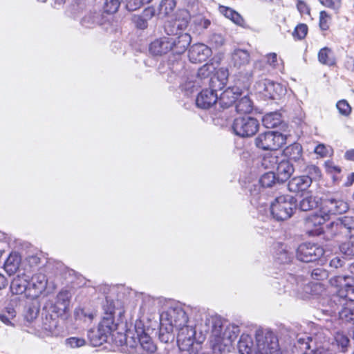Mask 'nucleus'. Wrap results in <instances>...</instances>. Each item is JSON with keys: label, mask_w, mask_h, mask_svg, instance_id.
I'll use <instances>...</instances> for the list:
<instances>
[{"label": "nucleus", "mask_w": 354, "mask_h": 354, "mask_svg": "<svg viewBox=\"0 0 354 354\" xmlns=\"http://www.w3.org/2000/svg\"><path fill=\"white\" fill-rule=\"evenodd\" d=\"M256 343L252 337L243 333L238 342L239 354H281L277 337L270 330L259 328L255 333Z\"/></svg>", "instance_id": "f257e3e1"}, {"label": "nucleus", "mask_w": 354, "mask_h": 354, "mask_svg": "<svg viewBox=\"0 0 354 354\" xmlns=\"http://www.w3.org/2000/svg\"><path fill=\"white\" fill-rule=\"evenodd\" d=\"M329 315L338 312L339 319L344 324L354 326V286L345 284L328 301L324 310Z\"/></svg>", "instance_id": "f03ea898"}, {"label": "nucleus", "mask_w": 354, "mask_h": 354, "mask_svg": "<svg viewBox=\"0 0 354 354\" xmlns=\"http://www.w3.org/2000/svg\"><path fill=\"white\" fill-rule=\"evenodd\" d=\"M297 200L289 194L277 197L270 206L271 213L277 221H284L291 217L296 209Z\"/></svg>", "instance_id": "7ed1b4c3"}, {"label": "nucleus", "mask_w": 354, "mask_h": 354, "mask_svg": "<svg viewBox=\"0 0 354 354\" xmlns=\"http://www.w3.org/2000/svg\"><path fill=\"white\" fill-rule=\"evenodd\" d=\"M286 137L281 133L269 131L261 133L255 140L257 147L263 150L277 151L286 143Z\"/></svg>", "instance_id": "20e7f679"}, {"label": "nucleus", "mask_w": 354, "mask_h": 354, "mask_svg": "<svg viewBox=\"0 0 354 354\" xmlns=\"http://www.w3.org/2000/svg\"><path fill=\"white\" fill-rule=\"evenodd\" d=\"M259 123L252 117H239L234 120L232 129L240 137L246 138L254 136L258 131Z\"/></svg>", "instance_id": "39448f33"}, {"label": "nucleus", "mask_w": 354, "mask_h": 354, "mask_svg": "<svg viewBox=\"0 0 354 354\" xmlns=\"http://www.w3.org/2000/svg\"><path fill=\"white\" fill-rule=\"evenodd\" d=\"M279 285H283V288H279V292H289L290 295H301L303 291L308 293L309 286L305 283L300 277H297L289 274L286 279H281Z\"/></svg>", "instance_id": "423d86ee"}, {"label": "nucleus", "mask_w": 354, "mask_h": 354, "mask_svg": "<svg viewBox=\"0 0 354 354\" xmlns=\"http://www.w3.org/2000/svg\"><path fill=\"white\" fill-rule=\"evenodd\" d=\"M324 253L323 248L317 244L304 243L297 249V259L303 262H311L319 259Z\"/></svg>", "instance_id": "0eeeda50"}, {"label": "nucleus", "mask_w": 354, "mask_h": 354, "mask_svg": "<svg viewBox=\"0 0 354 354\" xmlns=\"http://www.w3.org/2000/svg\"><path fill=\"white\" fill-rule=\"evenodd\" d=\"M257 88L266 97L271 100H279L286 93V89L282 84L267 79L258 82Z\"/></svg>", "instance_id": "6e6552de"}, {"label": "nucleus", "mask_w": 354, "mask_h": 354, "mask_svg": "<svg viewBox=\"0 0 354 354\" xmlns=\"http://www.w3.org/2000/svg\"><path fill=\"white\" fill-rule=\"evenodd\" d=\"M190 15L185 10H180L176 14L175 18L168 21L165 26V30L169 35H177L185 30L189 23Z\"/></svg>", "instance_id": "1a4fd4ad"}, {"label": "nucleus", "mask_w": 354, "mask_h": 354, "mask_svg": "<svg viewBox=\"0 0 354 354\" xmlns=\"http://www.w3.org/2000/svg\"><path fill=\"white\" fill-rule=\"evenodd\" d=\"M348 209L347 203L335 196H328L321 203L320 212L328 218L330 215L341 214Z\"/></svg>", "instance_id": "9d476101"}, {"label": "nucleus", "mask_w": 354, "mask_h": 354, "mask_svg": "<svg viewBox=\"0 0 354 354\" xmlns=\"http://www.w3.org/2000/svg\"><path fill=\"white\" fill-rule=\"evenodd\" d=\"M165 316L169 323H166L165 330L171 331L173 328L178 329L185 326L188 322V317L185 311L181 307L170 308L165 313Z\"/></svg>", "instance_id": "9b49d317"}, {"label": "nucleus", "mask_w": 354, "mask_h": 354, "mask_svg": "<svg viewBox=\"0 0 354 354\" xmlns=\"http://www.w3.org/2000/svg\"><path fill=\"white\" fill-rule=\"evenodd\" d=\"M47 279L42 273H36L28 280V298H37L46 288Z\"/></svg>", "instance_id": "f8f14e48"}, {"label": "nucleus", "mask_w": 354, "mask_h": 354, "mask_svg": "<svg viewBox=\"0 0 354 354\" xmlns=\"http://www.w3.org/2000/svg\"><path fill=\"white\" fill-rule=\"evenodd\" d=\"M218 90L213 86L203 90L196 99V106L202 109H208L214 104L216 105L218 100Z\"/></svg>", "instance_id": "ddd939ff"}, {"label": "nucleus", "mask_w": 354, "mask_h": 354, "mask_svg": "<svg viewBox=\"0 0 354 354\" xmlns=\"http://www.w3.org/2000/svg\"><path fill=\"white\" fill-rule=\"evenodd\" d=\"M328 218L320 212V214H313L305 221V226L310 235L317 236L324 232L322 225Z\"/></svg>", "instance_id": "4468645a"}, {"label": "nucleus", "mask_w": 354, "mask_h": 354, "mask_svg": "<svg viewBox=\"0 0 354 354\" xmlns=\"http://www.w3.org/2000/svg\"><path fill=\"white\" fill-rule=\"evenodd\" d=\"M241 95V91L239 87H229L220 95L219 98L218 97L216 105L223 109L229 108L236 102Z\"/></svg>", "instance_id": "2eb2a0df"}, {"label": "nucleus", "mask_w": 354, "mask_h": 354, "mask_svg": "<svg viewBox=\"0 0 354 354\" xmlns=\"http://www.w3.org/2000/svg\"><path fill=\"white\" fill-rule=\"evenodd\" d=\"M212 54L210 48L203 44L193 45L189 50V59L193 63L205 62Z\"/></svg>", "instance_id": "dca6fc26"}, {"label": "nucleus", "mask_w": 354, "mask_h": 354, "mask_svg": "<svg viewBox=\"0 0 354 354\" xmlns=\"http://www.w3.org/2000/svg\"><path fill=\"white\" fill-rule=\"evenodd\" d=\"M213 335L215 337L212 344V351L214 354H225L229 352L232 346H226V340L221 337V325L220 324H213Z\"/></svg>", "instance_id": "f3484780"}, {"label": "nucleus", "mask_w": 354, "mask_h": 354, "mask_svg": "<svg viewBox=\"0 0 354 354\" xmlns=\"http://www.w3.org/2000/svg\"><path fill=\"white\" fill-rule=\"evenodd\" d=\"M169 41H173L171 44V51L174 54L183 53L189 46L192 38L188 33H180L177 35H170Z\"/></svg>", "instance_id": "a211bd4d"}, {"label": "nucleus", "mask_w": 354, "mask_h": 354, "mask_svg": "<svg viewBox=\"0 0 354 354\" xmlns=\"http://www.w3.org/2000/svg\"><path fill=\"white\" fill-rule=\"evenodd\" d=\"M177 330H178L177 342L178 344H182L185 346L183 349L188 348L193 345L196 335V330L194 328L186 324L185 326L177 329Z\"/></svg>", "instance_id": "6ab92c4d"}, {"label": "nucleus", "mask_w": 354, "mask_h": 354, "mask_svg": "<svg viewBox=\"0 0 354 354\" xmlns=\"http://www.w3.org/2000/svg\"><path fill=\"white\" fill-rule=\"evenodd\" d=\"M29 277L23 273L15 277L11 281L10 291L14 295L25 294L28 298V284Z\"/></svg>", "instance_id": "aec40b11"}, {"label": "nucleus", "mask_w": 354, "mask_h": 354, "mask_svg": "<svg viewBox=\"0 0 354 354\" xmlns=\"http://www.w3.org/2000/svg\"><path fill=\"white\" fill-rule=\"evenodd\" d=\"M173 41H169V37L157 39L151 43L149 51L154 55H162L171 51V44Z\"/></svg>", "instance_id": "412c9836"}, {"label": "nucleus", "mask_w": 354, "mask_h": 354, "mask_svg": "<svg viewBox=\"0 0 354 354\" xmlns=\"http://www.w3.org/2000/svg\"><path fill=\"white\" fill-rule=\"evenodd\" d=\"M294 170L293 165L283 156L276 169L277 181L281 183L286 181L293 174Z\"/></svg>", "instance_id": "4be33fe9"}, {"label": "nucleus", "mask_w": 354, "mask_h": 354, "mask_svg": "<svg viewBox=\"0 0 354 354\" xmlns=\"http://www.w3.org/2000/svg\"><path fill=\"white\" fill-rule=\"evenodd\" d=\"M342 227L346 228L348 233H351V231L354 229V217L348 216L341 217L337 222L330 223L327 228L331 235H335Z\"/></svg>", "instance_id": "5701e85b"}, {"label": "nucleus", "mask_w": 354, "mask_h": 354, "mask_svg": "<svg viewBox=\"0 0 354 354\" xmlns=\"http://www.w3.org/2000/svg\"><path fill=\"white\" fill-rule=\"evenodd\" d=\"M284 156L293 160L302 167L304 165L302 147L299 143H294L285 148L283 150Z\"/></svg>", "instance_id": "b1692460"}, {"label": "nucleus", "mask_w": 354, "mask_h": 354, "mask_svg": "<svg viewBox=\"0 0 354 354\" xmlns=\"http://www.w3.org/2000/svg\"><path fill=\"white\" fill-rule=\"evenodd\" d=\"M321 203V199L319 197L307 192L302 194L298 207L301 211L307 212L315 209Z\"/></svg>", "instance_id": "393cba45"}, {"label": "nucleus", "mask_w": 354, "mask_h": 354, "mask_svg": "<svg viewBox=\"0 0 354 354\" xmlns=\"http://www.w3.org/2000/svg\"><path fill=\"white\" fill-rule=\"evenodd\" d=\"M312 179L308 176L294 177L288 183V189L290 192H297L306 190L311 185Z\"/></svg>", "instance_id": "a878e982"}, {"label": "nucleus", "mask_w": 354, "mask_h": 354, "mask_svg": "<svg viewBox=\"0 0 354 354\" xmlns=\"http://www.w3.org/2000/svg\"><path fill=\"white\" fill-rule=\"evenodd\" d=\"M265 71V64L262 61H257L254 63L253 69L243 68L239 72L240 77L243 82L250 81L254 76H261Z\"/></svg>", "instance_id": "bb28decb"}, {"label": "nucleus", "mask_w": 354, "mask_h": 354, "mask_svg": "<svg viewBox=\"0 0 354 354\" xmlns=\"http://www.w3.org/2000/svg\"><path fill=\"white\" fill-rule=\"evenodd\" d=\"M228 76V69L224 67L220 68L216 75H214L213 78L209 80V86H213L217 90L223 89L226 85Z\"/></svg>", "instance_id": "cd10ccee"}, {"label": "nucleus", "mask_w": 354, "mask_h": 354, "mask_svg": "<svg viewBox=\"0 0 354 354\" xmlns=\"http://www.w3.org/2000/svg\"><path fill=\"white\" fill-rule=\"evenodd\" d=\"M283 156L281 152L277 151L269 152L263 157L261 165L267 169H276Z\"/></svg>", "instance_id": "c85d7f7f"}, {"label": "nucleus", "mask_w": 354, "mask_h": 354, "mask_svg": "<svg viewBox=\"0 0 354 354\" xmlns=\"http://www.w3.org/2000/svg\"><path fill=\"white\" fill-rule=\"evenodd\" d=\"M250 62L249 53L243 49H235L232 53V62L234 66L239 68L244 67Z\"/></svg>", "instance_id": "c756f323"}, {"label": "nucleus", "mask_w": 354, "mask_h": 354, "mask_svg": "<svg viewBox=\"0 0 354 354\" xmlns=\"http://www.w3.org/2000/svg\"><path fill=\"white\" fill-rule=\"evenodd\" d=\"M102 16L100 11H90L87 12L82 19L81 24L86 28H93L101 24Z\"/></svg>", "instance_id": "7c9ffc66"}, {"label": "nucleus", "mask_w": 354, "mask_h": 354, "mask_svg": "<svg viewBox=\"0 0 354 354\" xmlns=\"http://www.w3.org/2000/svg\"><path fill=\"white\" fill-rule=\"evenodd\" d=\"M222 325V323H219ZM223 326H221V330ZM240 333L239 326L235 324H229L227 326L223 332L221 331V337L226 340V346H232V342L236 339Z\"/></svg>", "instance_id": "2f4dec72"}, {"label": "nucleus", "mask_w": 354, "mask_h": 354, "mask_svg": "<svg viewBox=\"0 0 354 354\" xmlns=\"http://www.w3.org/2000/svg\"><path fill=\"white\" fill-rule=\"evenodd\" d=\"M21 262L20 255L17 252H12L4 263V269L8 274H13L18 270Z\"/></svg>", "instance_id": "473e14b6"}, {"label": "nucleus", "mask_w": 354, "mask_h": 354, "mask_svg": "<svg viewBox=\"0 0 354 354\" xmlns=\"http://www.w3.org/2000/svg\"><path fill=\"white\" fill-rule=\"evenodd\" d=\"M215 70L216 67L212 63L204 64L198 71L197 80L203 84H205V80L209 84V80L213 78Z\"/></svg>", "instance_id": "72a5a7b5"}, {"label": "nucleus", "mask_w": 354, "mask_h": 354, "mask_svg": "<svg viewBox=\"0 0 354 354\" xmlns=\"http://www.w3.org/2000/svg\"><path fill=\"white\" fill-rule=\"evenodd\" d=\"M282 122L281 115L279 112L266 113L262 118L263 125L267 129L278 127Z\"/></svg>", "instance_id": "f704fd0d"}, {"label": "nucleus", "mask_w": 354, "mask_h": 354, "mask_svg": "<svg viewBox=\"0 0 354 354\" xmlns=\"http://www.w3.org/2000/svg\"><path fill=\"white\" fill-rule=\"evenodd\" d=\"M113 321L109 318H103L99 324L96 333H101V340L107 341L109 336L111 335Z\"/></svg>", "instance_id": "c9c22d12"}, {"label": "nucleus", "mask_w": 354, "mask_h": 354, "mask_svg": "<svg viewBox=\"0 0 354 354\" xmlns=\"http://www.w3.org/2000/svg\"><path fill=\"white\" fill-rule=\"evenodd\" d=\"M113 321L109 318H103L99 324L96 333H101V340L107 341L109 336L111 335Z\"/></svg>", "instance_id": "e433bc0d"}, {"label": "nucleus", "mask_w": 354, "mask_h": 354, "mask_svg": "<svg viewBox=\"0 0 354 354\" xmlns=\"http://www.w3.org/2000/svg\"><path fill=\"white\" fill-rule=\"evenodd\" d=\"M219 11L221 14H223L226 18L232 20L234 24L239 26H243L244 23L243 18L235 10H232L230 8L221 6L219 7Z\"/></svg>", "instance_id": "4c0bfd02"}, {"label": "nucleus", "mask_w": 354, "mask_h": 354, "mask_svg": "<svg viewBox=\"0 0 354 354\" xmlns=\"http://www.w3.org/2000/svg\"><path fill=\"white\" fill-rule=\"evenodd\" d=\"M138 336V342L143 350L149 353H153L156 351V346L146 333L142 332V334Z\"/></svg>", "instance_id": "58836bf2"}, {"label": "nucleus", "mask_w": 354, "mask_h": 354, "mask_svg": "<svg viewBox=\"0 0 354 354\" xmlns=\"http://www.w3.org/2000/svg\"><path fill=\"white\" fill-rule=\"evenodd\" d=\"M334 340L337 348L343 353L348 351L350 346V340L344 333L337 331L334 335Z\"/></svg>", "instance_id": "ea45409f"}, {"label": "nucleus", "mask_w": 354, "mask_h": 354, "mask_svg": "<svg viewBox=\"0 0 354 354\" xmlns=\"http://www.w3.org/2000/svg\"><path fill=\"white\" fill-rule=\"evenodd\" d=\"M319 61L326 65L333 66L335 64L331 49L324 47L322 48L318 53Z\"/></svg>", "instance_id": "a19ab883"}, {"label": "nucleus", "mask_w": 354, "mask_h": 354, "mask_svg": "<svg viewBox=\"0 0 354 354\" xmlns=\"http://www.w3.org/2000/svg\"><path fill=\"white\" fill-rule=\"evenodd\" d=\"M235 103V109L239 113H248L252 110V102L247 96L236 100Z\"/></svg>", "instance_id": "79ce46f5"}, {"label": "nucleus", "mask_w": 354, "mask_h": 354, "mask_svg": "<svg viewBox=\"0 0 354 354\" xmlns=\"http://www.w3.org/2000/svg\"><path fill=\"white\" fill-rule=\"evenodd\" d=\"M58 326V321L52 317V315H46L43 320L42 328L47 332L48 335H54L56 333V329Z\"/></svg>", "instance_id": "37998d69"}, {"label": "nucleus", "mask_w": 354, "mask_h": 354, "mask_svg": "<svg viewBox=\"0 0 354 354\" xmlns=\"http://www.w3.org/2000/svg\"><path fill=\"white\" fill-rule=\"evenodd\" d=\"M180 86L182 91H183L186 95H189L196 91L201 85V82L196 79L195 80H187L183 83Z\"/></svg>", "instance_id": "c03bdc74"}, {"label": "nucleus", "mask_w": 354, "mask_h": 354, "mask_svg": "<svg viewBox=\"0 0 354 354\" xmlns=\"http://www.w3.org/2000/svg\"><path fill=\"white\" fill-rule=\"evenodd\" d=\"M277 181V176L274 171L265 173L259 179V183L263 187H270Z\"/></svg>", "instance_id": "a18cd8bd"}, {"label": "nucleus", "mask_w": 354, "mask_h": 354, "mask_svg": "<svg viewBox=\"0 0 354 354\" xmlns=\"http://www.w3.org/2000/svg\"><path fill=\"white\" fill-rule=\"evenodd\" d=\"M152 0H122V4L129 11H135L144 4L149 3Z\"/></svg>", "instance_id": "49530a36"}, {"label": "nucleus", "mask_w": 354, "mask_h": 354, "mask_svg": "<svg viewBox=\"0 0 354 354\" xmlns=\"http://www.w3.org/2000/svg\"><path fill=\"white\" fill-rule=\"evenodd\" d=\"M104 310V316L103 318H109L114 322L113 315L115 313V303L113 300L106 299L105 304L103 305Z\"/></svg>", "instance_id": "de8ad7c7"}, {"label": "nucleus", "mask_w": 354, "mask_h": 354, "mask_svg": "<svg viewBox=\"0 0 354 354\" xmlns=\"http://www.w3.org/2000/svg\"><path fill=\"white\" fill-rule=\"evenodd\" d=\"M176 4L175 0H162L159 6L160 12L165 15H168L173 12Z\"/></svg>", "instance_id": "09e8293b"}, {"label": "nucleus", "mask_w": 354, "mask_h": 354, "mask_svg": "<svg viewBox=\"0 0 354 354\" xmlns=\"http://www.w3.org/2000/svg\"><path fill=\"white\" fill-rule=\"evenodd\" d=\"M193 24L198 30H203L209 28L211 24L209 19H206L202 15H197L193 19Z\"/></svg>", "instance_id": "8fccbe9b"}, {"label": "nucleus", "mask_w": 354, "mask_h": 354, "mask_svg": "<svg viewBox=\"0 0 354 354\" xmlns=\"http://www.w3.org/2000/svg\"><path fill=\"white\" fill-rule=\"evenodd\" d=\"M291 254L282 247L276 253L275 260L279 263H288L291 261Z\"/></svg>", "instance_id": "3c124183"}, {"label": "nucleus", "mask_w": 354, "mask_h": 354, "mask_svg": "<svg viewBox=\"0 0 354 354\" xmlns=\"http://www.w3.org/2000/svg\"><path fill=\"white\" fill-rule=\"evenodd\" d=\"M120 4H122V0H106L104 11L110 14L115 13L118 11Z\"/></svg>", "instance_id": "603ef678"}, {"label": "nucleus", "mask_w": 354, "mask_h": 354, "mask_svg": "<svg viewBox=\"0 0 354 354\" xmlns=\"http://www.w3.org/2000/svg\"><path fill=\"white\" fill-rule=\"evenodd\" d=\"M339 250L341 252L348 258L354 257V242L350 239L349 241L342 243Z\"/></svg>", "instance_id": "864d4df0"}, {"label": "nucleus", "mask_w": 354, "mask_h": 354, "mask_svg": "<svg viewBox=\"0 0 354 354\" xmlns=\"http://www.w3.org/2000/svg\"><path fill=\"white\" fill-rule=\"evenodd\" d=\"M70 293L68 290H61L57 296V304L62 306V308L65 310L68 305Z\"/></svg>", "instance_id": "5fc2aeb1"}, {"label": "nucleus", "mask_w": 354, "mask_h": 354, "mask_svg": "<svg viewBox=\"0 0 354 354\" xmlns=\"http://www.w3.org/2000/svg\"><path fill=\"white\" fill-rule=\"evenodd\" d=\"M312 279L317 281H322L328 277V272L323 268H317L311 272Z\"/></svg>", "instance_id": "6e6d98bb"}, {"label": "nucleus", "mask_w": 354, "mask_h": 354, "mask_svg": "<svg viewBox=\"0 0 354 354\" xmlns=\"http://www.w3.org/2000/svg\"><path fill=\"white\" fill-rule=\"evenodd\" d=\"M88 337L90 339L91 344L94 346H98L102 345L106 341L101 340V333H96V329H91L88 333Z\"/></svg>", "instance_id": "4d7b16f0"}, {"label": "nucleus", "mask_w": 354, "mask_h": 354, "mask_svg": "<svg viewBox=\"0 0 354 354\" xmlns=\"http://www.w3.org/2000/svg\"><path fill=\"white\" fill-rule=\"evenodd\" d=\"M337 109L341 115L348 116L351 112V108L347 101L342 100L336 104Z\"/></svg>", "instance_id": "13d9d810"}, {"label": "nucleus", "mask_w": 354, "mask_h": 354, "mask_svg": "<svg viewBox=\"0 0 354 354\" xmlns=\"http://www.w3.org/2000/svg\"><path fill=\"white\" fill-rule=\"evenodd\" d=\"M66 344L72 348H79L85 344V340L83 338L72 337L66 339Z\"/></svg>", "instance_id": "bf43d9fd"}, {"label": "nucleus", "mask_w": 354, "mask_h": 354, "mask_svg": "<svg viewBox=\"0 0 354 354\" xmlns=\"http://www.w3.org/2000/svg\"><path fill=\"white\" fill-rule=\"evenodd\" d=\"M38 313V310L35 306H29L25 312L24 317L28 322H31L37 318Z\"/></svg>", "instance_id": "052dcab7"}, {"label": "nucleus", "mask_w": 354, "mask_h": 354, "mask_svg": "<svg viewBox=\"0 0 354 354\" xmlns=\"http://www.w3.org/2000/svg\"><path fill=\"white\" fill-rule=\"evenodd\" d=\"M330 17L326 11H321L319 14V26L322 30H326L329 28Z\"/></svg>", "instance_id": "680f3d73"}, {"label": "nucleus", "mask_w": 354, "mask_h": 354, "mask_svg": "<svg viewBox=\"0 0 354 354\" xmlns=\"http://www.w3.org/2000/svg\"><path fill=\"white\" fill-rule=\"evenodd\" d=\"M308 32V27L306 24H299L298 25L293 32V36L299 39H304Z\"/></svg>", "instance_id": "e2e57ef3"}, {"label": "nucleus", "mask_w": 354, "mask_h": 354, "mask_svg": "<svg viewBox=\"0 0 354 354\" xmlns=\"http://www.w3.org/2000/svg\"><path fill=\"white\" fill-rule=\"evenodd\" d=\"M133 21L135 24L136 28L140 30H145L148 26V22L142 17L140 15H134L133 17Z\"/></svg>", "instance_id": "0e129e2a"}, {"label": "nucleus", "mask_w": 354, "mask_h": 354, "mask_svg": "<svg viewBox=\"0 0 354 354\" xmlns=\"http://www.w3.org/2000/svg\"><path fill=\"white\" fill-rule=\"evenodd\" d=\"M320 3L329 8L337 10L341 6V0H319Z\"/></svg>", "instance_id": "69168bd1"}, {"label": "nucleus", "mask_w": 354, "mask_h": 354, "mask_svg": "<svg viewBox=\"0 0 354 354\" xmlns=\"http://www.w3.org/2000/svg\"><path fill=\"white\" fill-rule=\"evenodd\" d=\"M85 8V3L80 0H76L71 6V12L76 15Z\"/></svg>", "instance_id": "338daca9"}, {"label": "nucleus", "mask_w": 354, "mask_h": 354, "mask_svg": "<svg viewBox=\"0 0 354 354\" xmlns=\"http://www.w3.org/2000/svg\"><path fill=\"white\" fill-rule=\"evenodd\" d=\"M156 15V10L153 7L149 6L146 8L140 14L142 17L145 19L147 22L151 19Z\"/></svg>", "instance_id": "774afa93"}]
</instances>
